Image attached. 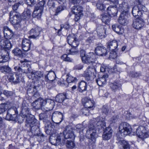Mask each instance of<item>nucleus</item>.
I'll return each mask as SVG.
<instances>
[{
    "mask_svg": "<svg viewBox=\"0 0 149 149\" xmlns=\"http://www.w3.org/2000/svg\"><path fill=\"white\" fill-rule=\"evenodd\" d=\"M105 125L104 119L102 118L97 117L91 120L86 132V137L93 142L95 141L97 137L96 130L105 127Z\"/></svg>",
    "mask_w": 149,
    "mask_h": 149,
    "instance_id": "f257e3e1",
    "label": "nucleus"
},
{
    "mask_svg": "<svg viewBox=\"0 0 149 149\" xmlns=\"http://www.w3.org/2000/svg\"><path fill=\"white\" fill-rule=\"evenodd\" d=\"M134 128L132 129L129 125L125 122L121 123L119 127V131L122 136L127 135L132 132L135 133L137 136L141 139H144L147 137L148 136L147 132H143L145 129L144 127L143 126H140L138 128L134 127Z\"/></svg>",
    "mask_w": 149,
    "mask_h": 149,
    "instance_id": "f03ea898",
    "label": "nucleus"
},
{
    "mask_svg": "<svg viewBox=\"0 0 149 149\" xmlns=\"http://www.w3.org/2000/svg\"><path fill=\"white\" fill-rule=\"evenodd\" d=\"M26 129L31 131L34 135H37L39 131V123L32 115H30L26 118L25 121Z\"/></svg>",
    "mask_w": 149,
    "mask_h": 149,
    "instance_id": "7ed1b4c3",
    "label": "nucleus"
},
{
    "mask_svg": "<svg viewBox=\"0 0 149 149\" xmlns=\"http://www.w3.org/2000/svg\"><path fill=\"white\" fill-rule=\"evenodd\" d=\"M45 3V1L44 0H42L38 3L35 7V10L32 14V16L33 17L38 19L40 18Z\"/></svg>",
    "mask_w": 149,
    "mask_h": 149,
    "instance_id": "20e7f679",
    "label": "nucleus"
},
{
    "mask_svg": "<svg viewBox=\"0 0 149 149\" xmlns=\"http://www.w3.org/2000/svg\"><path fill=\"white\" fill-rule=\"evenodd\" d=\"M14 68L17 73L19 75L22 73L27 74H31L32 71L31 65L27 63H25L21 67L15 66Z\"/></svg>",
    "mask_w": 149,
    "mask_h": 149,
    "instance_id": "39448f33",
    "label": "nucleus"
},
{
    "mask_svg": "<svg viewBox=\"0 0 149 149\" xmlns=\"http://www.w3.org/2000/svg\"><path fill=\"white\" fill-rule=\"evenodd\" d=\"M145 6L141 4L134 6L132 8V13L134 17H140L142 14L143 12L146 11Z\"/></svg>",
    "mask_w": 149,
    "mask_h": 149,
    "instance_id": "423d86ee",
    "label": "nucleus"
},
{
    "mask_svg": "<svg viewBox=\"0 0 149 149\" xmlns=\"http://www.w3.org/2000/svg\"><path fill=\"white\" fill-rule=\"evenodd\" d=\"M10 21L12 24L21 22L20 15L18 12L11 11L10 13Z\"/></svg>",
    "mask_w": 149,
    "mask_h": 149,
    "instance_id": "0eeeda50",
    "label": "nucleus"
},
{
    "mask_svg": "<svg viewBox=\"0 0 149 149\" xmlns=\"http://www.w3.org/2000/svg\"><path fill=\"white\" fill-rule=\"evenodd\" d=\"M96 74V71L95 67L93 65H91L88 67L84 72V74L89 79L91 77H95Z\"/></svg>",
    "mask_w": 149,
    "mask_h": 149,
    "instance_id": "6e6552de",
    "label": "nucleus"
},
{
    "mask_svg": "<svg viewBox=\"0 0 149 149\" xmlns=\"http://www.w3.org/2000/svg\"><path fill=\"white\" fill-rule=\"evenodd\" d=\"M129 16L128 13L123 12L120 14L118 19V22L121 25L124 26L126 25L129 21Z\"/></svg>",
    "mask_w": 149,
    "mask_h": 149,
    "instance_id": "1a4fd4ad",
    "label": "nucleus"
},
{
    "mask_svg": "<svg viewBox=\"0 0 149 149\" xmlns=\"http://www.w3.org/2000/svg\"><path fill=\"white\" fill-rule=\"evenodd\" d=\"M68 43L72 47H77L79 44V42L74 34H71L67 37Z\"/></svg>",
    "mask_w": 149,
    "mask_h": 149,
    "instance_id": "9d476101",
    "label": "nucleus"
},
{
    "mask_svg": "<svg viewBox=\"0 0 149 149\" xmlns=\"http://www.w3.org/2000/svg\"><path fill=\"white\" fill-rule=\"evenodd\" d=\"M2 52H0V63L5 62L8 60L9 56V50L5 48H2Z\"/></svg>",
    "mask_w": 149,
    "mask_h": 149,
    "instance_id": "9b49d317",
    "label": "nucleus"
},
{
    "mask_svg": "<svg viewBox=\"0 0 149 149\" xmlns=\"http://www.w3.org/2000/svg\"><path fill=\"white\" fill-rule=\"evenodd\" d=\"M33 45V44L29 39L26 38L23 39L22 46V49L24 51L27 52L29 50Z\"/></svg>",
    "mask_w": 149,
    "mask_h": 149,
    "instance_id": "f8f14e48",
    "label": "nucleus"
},
{
    "mask_svg": "<svg viewBox=\"0 0 149 149\" xmlns=\"http://www.w3.org/2000/svg\"><path fill=\"white\" fill-rule=\"evenodd\" d=\"M130 8V6L127 1H123L119 3L118 8L123 11V12L128 13Z\"/></svg>",
    "mask_w": 149,
    "mask_h": 149,
    "instance_id": "ddd939ff",
    "label": "nucleus"
},
{
    "mask_svg": "<svg viewBox=\"0 0 149 149\" xmlns=\"http://www.w3.org/2000/svg\"><path fill=\"white\" fill-rule=\"evenodd\" d=\"M144 25L143 20L140 18L135 19L133 22L132 26L133 27L136 29H140Z\"/></svg>",
    "mask_w": 149,
    "mask_h": 149,
    "instance_id": "4468645a",
    "label": "nucleus"
},
{
    "mask_svg": "<svg viewBox=\"0 0 149 149\" xmlns=\"http://www.w3.org/2000/svg\"><path fill=\"white\" fill-rule=\"evenodd\" d=\"M96 60V56L93 53H89L86 54V58L83 62L90 64L94 62Z\"/></svg>",
    "mask_w": 149,
    "mask_h": 149,
    "instance_id": "2eb2a0df",
    "label": "nucleus"
},
{
    "mask_svg": "<svg viewBox=\"0 0 149 149\" xmlns=\"http://www.w3.org/2000/svg\"><path fill=\"white\" fill-rule=\"evenodd\" d=\"M95 52L96 54L102 56H106L107 52L106 48L103 46H98L95 49Z\"/></svg>",
    "mask_w": 149,
    "mask_h": 149,
    "instance_id": "dca6fc26",
    "label": "nucleus"
},
{
    "mask_svg": "<svg viewBox=\"0 0 149 149\" xmlns=\"http://www.w3.org/2000/svg\"><path fill=\"white\" fill-rule=\"evenodd\" d=\"M19 74L16 73H10L8 74V80L11 82L14 83H18L19 82Z\"/></svg>",
    "mask_w": 149,
    "mask_h": 149,
    "instance_id": "f3484780",
    "label": "nucleus"
},
{
    "mask_svg": "<svg viewBox=\"0 0 149 149\" xmlns=\"http://www.w3.org/2000/svg\"><path fill=\"white\" fill-rule=\"evenodd\" d=\"M63 134L64 136L63 137H64L65 139L74 138V136L72 132V129L70 127H66L65 130L63 132Z\"/></svg>",
    "mask_w": 149,
    "mask_h": 149,
    "instance_id": "a211bd4d",
    "label": "nucleus"
},
{
    "mask_svg": "<svg viewBox=\"0 0 149 149\" xmlns=\"http://www.w3.org/2000/svg\"><path fill=\"white\" fill-rule=\"evenodd\" d=\"M3 32L4 36L5 38L4 39L8 40L10 42L8 39H10L13 35V33L12 31L8 27L5 26L3 28Z\"/></svg>",
    "mask_w": 149,
    "mask_h": 149,
    "instance_id": "6ab92c4d",
    "label": "nucleus"
},
{
    "mask_svg": "<svg viewBox=\"0 0 149 149\" xmlns=\"http://www.w3.org/2000/svg\"><path fill=\"white\" fill-rule=\"evenodd\" d=\"M41 31V29L38 27L32 28L29 31V34L31 35L29 37L33 38H36L39 36Z\"/></svg>",
    "mask_w": 149,
    "mask_h": 149,
    "instance_id": "aec40b11",
    "label": "nucleus"
},
{
    "mask_svg": "<svg viewBox=\"0 0 149 149\" xmlns=\"http://www.w3.org/2000/svg\"><path fill=\"white\" fill-rule=\"evenodd\" d=\"M63 116L62 113L59 111H55L53 113L52 118V120H57L59 122H56V123H60L63 120Z\"/></svg>",
    "mask_w": 149,
    "mask_h": 149,
    "instance_id": "412c9836",
    "label": "nucleus"
},
{
    "mask_svg": "<svg viewBox=\"0 0 149 149\" xmlns=\"http://www.w3.org/2000/svg\"><path fill=\"white\" fill-rule=\"evenodd\" d=\"M82 101L85 108H90L93 107L94 105L93 101L88 98L86 97L83 99Z\"/></svg>",
    "mask_w": 149,
    "mask_h": 149,
    "instance_id": "4be33fe9",
    "label": "nucleus"
},
{
    "mask_svg": "<svg viewBox=\"0 0 149 149\" xmlns=\"http://www.w3.org/2000/svg\"><path fill=\"white\" fill-rule=\"evenodd\" d=\"M96 29L97 35L100 38L102 39L105 37L106 30L104 26H98Z\"/></svg>",
    "mask_w": 149,
    "mask_h": 149,
    "instance_id": "5701e85b",
    "label": "nucleus"
},
{
    "mask_svg": "<svg viewBox=\"0 0 149 149\" xmlns=\"http://www.w3.org/2000/svg\"><path fill=\"white\" fill-rule=\"evenodd\" d=\"M112 130L110 127L106 128L102 136L103 139L104 140H108L110 139L112 136Z\"/></svg>",
    "mask_w": 149,
    "mask_h": 149,
    "instance_id": "b1692460",
    "label": "nucleus"
},
{
    "mask_svg": "<svg viewBox=\"0 0 149 149\" xmlns=\"http://www.w3.org/2000/svg\"><path fill=\"white\" fill-rule=\"evenodd\" d=\"M21 109V114H22L23 117L27 118L30 116L29 109L27 106L25 105V104H22Z\"/></svg>",
    "mask_w": 149,
    "mask_h": 149,
    "instance_id": "393cba45",
    "label": "nucleus"
},
{
    "mask_svg": "<svg viewBox=\"0 0 149 149\" xmlns=\"http://www.w3.org/2000/svg\"><path fill=\"white\" fill-rule=\"evenodd\" d=\"M108 77L107 74H105L102 77L96 79V81L98 85L100 86H102L104 85L106 83V79Z\"/></svg>",
    "mask_w": 149,
    "mask_h": 149,
    "instance_id": "a878e982",
    "label": "nucleus"
},
{
    "mask_svg": "<svg viewBox=\"0 0 149 149\" xmlns=\"http://www.w3.org/2000/svg\"><path fill=\"white\" fill-rule=\"evenodd\" d=\"M43 73L42 72L40 71H34L31 72V74L27 75L29 79H34V77L35 78L38 77L40 78L43 77Z\"/></svg>",
    "mask_w": 149,
    "mask_h": 149,
    "instance_id": "bb28decb",
    "label": "nucleus"
},
{
    "mask_svg": "<svg viewBox=\"0 0 149 149\" xmlns=\"http://www.w3.org/2000/svg\"><path fill=\"white\" fill-rule=\"evenodd\" d=\"M31 15V10L28 9H25L22 13V19L25 21L28 20L30 18Z\"/></svg>",
    "mask_w": 149,
    "mask_h": 149,
    "instance_id": "cd10ccee",
    "label": "nucleus"
},
{
    "mask_svg": "<svg viewBox=\"0 0 149 149\" xmlns=\"http://www.w3.org/2000/svg\"><path fill=\"white\" fill-rule=\"evenodd\" d=\"M83 8L80 6H74L72 9V12L74 14L83 15Z\"/></svg>",
    "mask_w": 149,
    "mask_h": 149,
    "instance_id": "c85d7f7f",
    "label": "nucleus"
},
{
    "mask_svg": "<svg viewBox=\"0 0 149 149\" xmlns=\"http://www.w3.org/2000/svg\"><path fill=\"white\" fill-rule=\"evenodd\" d=\"M108 13L110 15L116 16L118 12L117 6L116 5L110 6L107 8Z\"/></svg>",
    "mask_w": 149,
    "mask_h": 149,
    "instance_id": "c756f323",
    "label": "nucleus"
},
{
    "mask_svg": "<svg viewBox=\"0 0 149 149\" xmlns=\"http://www.w3.org/2000/svg\"><path fill=\"white\" fill-rule=\"evenodd\" d=\"M117 46V42L116 40H113L107 43V48L111 50H116Z\"/></svg>",
    "mask_w": 149,
    "mask_h": 149,
    "instance_id": "7c9ffc66",
    "label": "nucleus"
},
{
    "mask_svg": "<svg viewBox=\"0 0 149 149\" xmlns=\"http://www.w3.org/2000/svg\"><path fill=\"white\" fill-rule=\"evenodd\" d=\"M55 74L54 72L50 71L47 75H45V81H53L55 79Z\"/></svg>",
    "mask_w": 149,
    "mask_h": 149,
    "instance_id": "2f4dec72",
    "label": "nucleus"
},
{
    "mask_svg": "<svg viewBox=\"0 0 149 149\" xmlns=\"http://www.w3.org/2000/svg\"><path fill=\"white\" fill-rule=\"evenodd\" d=\"M113 31L119 34H122L124 32L123 29L118 24H114L112 26Z\"/></svg>",
    "mask_w": 149,
    "mask_h": 149,
    "instance_id": "473e14b6",
    "label": "nucleus"
},
{
    "mask_svg": "<svg viewBox=\"0 0 149 149\" xmlns=\"http://www.w3.org/2000/svg\"><path fill=\"white\" fill-rule=\"evenodd\" d=\"M66 98V95L65 93H59L56 96L55 100L56 102L61 103Z\"/></svg>",
    "mask_w": 149,
    "mask_h": 149,
    "instance_id": "72a5a7b5",
    "label": "nucleus"
},
{
    "mask_svg": "<svg viewBox=\"0 0 149 149\" xmlns=\"http://www.w3.org/2000/svg\"><path fill=\"white\" fill-rule=\"evenodd\" d=\"M63 135L62 134H60V135L58 136L56 139H50V141L51 143L54 145H59L61 142V138L63 137Z\"/></svg>",
    "mask_w": 149,
    "mask_h": 149,
    "instance_id": "f704fd0d",
    "label": "nucleus"
},
{
    "mask_svg": "<svg viewBox=\"0 0 149 149\" xmlns=\"http://www.w3.org/2000/svg\"><path fill=\"white\" fill-rule=\"evenodd\" d=\"M40 104L41 105V107L42 108V107L45 106V105L47 104V105L48 106L49 104H54V101L50 99H47L45 100H44L40 98Z\"/></svg>",
    "mask_w": 149,
    "mask_h": 149,
    "instance_id": "c9c22d12",
    "label": "nucleus"
},
{
    "mask_svg": "<svg viewBox=\"0 0 149 149\" xmlns=\"http://www.w3.org/2000/svg\"><path fill=\"white\" fill-rule=\"evenodd\" d=\"M87 86L86 83L84 81H81L79 84L78 88L79 91L82 92L86 90Z\"/></svg>",
    "mask_w": 149,
    "mask_h": 149,
    "instance_id": "e433bc0d",
    "label": "nucleus"
},
{
    "mask_svg": "<svg viewBox=\"0 0 149 149\" xmlns=\"http://www.w3.org/2000/svg\"><path fill=\"white\" fill-rule=\"evenodd\" d=\"M118 143L122 146L121 149H130V146L128 142L124 140H119Z\"/></svg>",
    "mask_w": 149,
    "mask_h": 149,
    "instance_id": "4c0bfd02",
    "label": "nucleus"
},
{
    "mask_svg": "<svg viewBox=\"0 0 149 149\" xmlns=\"http://www.w3.org/2000/svg\"><path fill=\"white\" fill-rule=\"evenodd\" d=\"M12 52L15 56L19 57H22L23 56L22 50L19 48H16L14 49L13 50Z\"/></svg>",
    "mask_w": 149,
    "mask_h": 149,
    "instance_id": "58836bf2",
    "label": "nucleus"
},
{
    "mask_svg": "<svg viewBox=\"0 0 149 149\" xmlns=\"http://www.w3.org/2000/svg\"><path fill=\"white\" fill-rule=\"evenodd\" d=\"M101 19L102 22L105 24H107L110 21L109 16L106 13L102 15Z\"/></svg>",
    "mask_w": 149,
    "mask_h": 149,
    "instance_id": "ea45409f",
    "label": "nucleus"
},
{
    "mask_svg": "<svg viewBox=\"0 0 149 149\" xmlns=\"http://www.w3.org/2000/svg\"><path fill=\"white\" fill-rule=\"evenodd\" d=\"M121 86V84H119L118 82H115L113 83H111L110 84V87L113 90L120 88Z\"/></svg>",
    "mask_w": 149,
    "mask_h": 149,
    "instance_id": "a19ab883",
    "label": "nucleus"
},
{
    "mask_svg": "<svg viewBox=\"0 0 149 149\" xmlns=\"http://www.w3.org/2000/svg\"><path fill=\"white\" fill-rule=\"evenodd\" d=\"M72 48L67 51V53L69 54L72 55H75L78 53V50L77 47H72Z\"/></svg>",
    "mask_w": 149,
    "mask_h": 149,
    "instance_id": "79ce46f5",
    "label": "nucleus"
},
{
    "mask_svg": "<svg viewBox=\"0 0 149 149\" xmlns=\"http://www.w3.org/2000/svg\"><path fill=\"white\" fill-rule=\"evenodd\" d=\"M32 105L35 109H39L41 107L40 104V98H38L37 100L33 102Z\"/></svg>",
    "mask_w": 149,
    "mask_h": 149,
    "instance_id": "37998d69",
    "label": "nucleus"
},
{
    "mask_svg": "<svg viewBox=\"0 0 149 149\" xmlns=\"http://www.w3.org/2000/svg\"><path fill=\"white\" fill-rule=\"evenodd\" d=\"M66 76L67 77L66 80L68 83H75L77 82V79L76 77H73L69 75H67Z\"/></svg>",
    "mask_w": 149,
    "mask_h": 149,
    "instance_id": "c03bdc74",
    "label": "nucleus"
},
{
    "mask_svg": "<svg viewBox=\"0 0 149 149\" xmlns=\"http://www.w3.org/2000/svg\"><path fill=\"white\" fill-rule=\"evenodd\" d=\"M8 107V105L7 104H0V114L3 113Z\"/></svg>",
    "mask_w": 149,
    "mask_h": 149,
    "instance_id": "a18cd8bd",
    "label": "nucleus"
},
{
    "mask_svg": "<svg viewBox=\"0 0 149 149\" xmlns=\"http://www.w3.org/2000/svg\"><path fill=\"white\" fill-rule=\"evenodd\" d=\"M54 104H49V105L42 107L41 108L42 110L44 112L47 111L52 110L53 108Z\"/></svg>",
    "mask_w": 149,
    "mask_h": 149,
    "instance_id": "49530a36",
    "label": "nucleus"
},
{
    "mask_svg": "<svg viewBox=\"0 0 149 149\" xmlns=\"http://www.w3.org/2000/svg\"><path fill=\"white\" fill-rule=\"evenodd\" d=\"M0 71L3 73H8L11 71V69L8 66L4 65L1 67Z\"/></svg>",
    "mask_w": 149,
    "mask_h": 149,
    "instance_id": "de8ad7c7",
    "label": "nucleus"
},
{
    "mask_svg": "<svg viewBox=\"0 0 149 149\" xmlns=\"http://www.w3.org/2000/svg\"><path fill=\"white\" fill-rule=\"evenodd\" d=\"M56 1L53 0H49L47 3L48 6L50 9H53L55 6L56 2Z\"/></svg>",
    "mask_w": 149,
    "mask_h": 149,
    "instance_id": "09e8293b",
    "label": "nucleus"
},
{
    "mask_svg": "<svg viewBox=\"0 0 149 149\" xmlns=\"http://www.w3.org/2000/svg\"><path fill=\"white\" fill-rule=\"evenodd\" d=\"M17 114H12L10 115L9 114H6V119L8 120H15L17 118Z\"/></svg>",
    "mask_w": 149,
    "mask_h": 149,
    "instance_id": "8fccbe9b",
    "label": "nucleus"
},
{
    "mask_svg": "<svg viewBox=\"0 0 149 149\" xmlns=\"http://www.w3.org/2000/svg\"><path fill=\"white\" fill-rule=\"evenodd\" d=\"M26 4L29 6H32L38 2L37 0H24Z\"/></svg>",
    "mask_w": 149,
    "mask_h": 149,
    "instance_id": "3c124183",
    "label": "nucleus"
},
{
    "mask_svg": "<svg viewBox=\"0 0 149 149\" xmlns=\"http://www.w3.org/2000/svg\"><path fill=\"white\" fill-rule=\"evenodd\" d=\"M6 114L11 115L12 114H17V111L16 108H11L8 110Z\"/></svg>",
    "mask_w": 149,
    "mask_h": 149,
    "instance_id": "603ef678",
    "label": "nucleus"
},
{
    "mask_svg": "<svg viewBox=\"0 0 149 149\" xmlns=\"http://www.w3.org/2000/svg\"><path fill=\"white\" fill-rule=\"evenodd\" d=\"M116 50H111L110 53L109 58L110 59H114L117 56Z\"/></svg>",
    "mask_w": 149,
    "mask_h": 149,
    "instance_id": "864d4df0",
    "label": "nucleus"
},
{
    "mask_svg": "<svg viewBox=\"0 0 149 149\" xmlns=\"http://www.w3.org/2000/svg\"><path fill=\"white\" fill-rule=\"evenodd\" d=\"M74 143L73 141L68 140L67 141L66 146L68 148L72 149L74 147Z\"/></svg>",
    "mask_w": 149,
    "mask_h": 149,
    "instance_id": "5fc2aeb1",
    "label": "nucleus"
},
{
    "mask_svg": "<svg viewBox=\"0 0 149 149\" xmlns=\"http://www.w3.org/2000/svg\"><path fill=\"white\" fill-rule=\"evenodd\" d=\"M96 6L97 8L100 10H104L105 8L102 3L99 2L97 4Z\"/></svg>",
    "mask_w": 149,
    "mask_h": 149,
    "instance_id": "6e6d98bb",
    "label": "nucleus"
},
{
    "mask_svg": "<svg viewBox=\"0 0 149 149\" xmlns=\"http://www.w3.org/2000/svg\"><path fill=\"white\" fill-rule=\"evenodd\" d=\"M80 55L82 62L84 61L86 58V55L85 51L84 50H81L80 51Z\"/></svg>",
    "mask_w": 149,
    "mask_h": 149,
    "instance_id": "4d7b16f0",
    "label": "nucleus"
},
{
    "mask_svg": "<svg viewBox=\"0 0 149 149\" xmlns=\"http://www.w3.org/2000/svg\"><path fill=\"white\" fill-rule=\"evenodd\" d=\"M14 28L17 30H19L21 29V22H17L16 24H13Z\"/></svg>",
    "mask_w": 149,
    "mask_h": 149,
    "instance_id": "13d9d810",
    "label": "nucleus"
},
{
    "mask_svg": "<svg viewBox=\"0 0 149 149\" xmlns=\"http://www.w3.org/2000/svg\"><path fill=\"white\" fill-rule=\"evenodd\" d=\"M117 116H113L110 119V124H113L116 123L118 120Z\"/></svg>",
    "mask_w": 149,
    "mask_h": 149,
    "instance_id": "bf43d9fd",
    "label": "nucleus"
},
{
    "mask_svg": "<svg viewBox=\"0 0 149 149\" xmlns=\"http://www.w3.org/2000/svg\"><path fill=\"white\" fill-rule=\"evenodd\" d=\"M75 128L77 131L79 132L83 130V125L81 124H78L77 125L75 126Z\"/></svg>",
    "mask_w": 149,
    "mask_h": 149,
    "instance_id": "052dcab7",
    "label": "nucleus"
},
{
    "mask_svg": "<svg viewBox=\"0 0 149 149\" xmlns=\"http://www.w3.org/2000/svg\"><path fill=\"white\" fill-rule=\"evenodd\" d=\"M102 110L103 113L107 114L109 111L108 106L105 105L104 106L102 107Z\"/></svg>",
    "mask_w": 149,
    "mask_h": 149,
    "instance_id": "680f3d73",
    "label": "nucleus"
},
{
    "mask_svg": "<svg viewBox=\"0 0 149 149\" xmlns=\"http://www.w3.org/2000/svg\"><path fill=\"white\" fill-rule=\"evenodd\" d=\"M62 58L63 60L69 62L72 61V59L68 57L67 55L66 54L63 55L62 56Z\"/></svg>",
    "mask_w": 149,
    "mask_h": 149,
    "instance_id": "e2e57ef3",
    "label": "nucleus"
},
{
    "mask_svg": "<svg viewBox=\"0 0 149 149\" xmlns=\"http://www.w3.org/2000/svg\"><path fill=\"white\" fill-rule=\"evenodd\" d=\"M47 116L45 113H41L39 114V119L40 120L45 119L47 118Z\"/></svg>",
    "mask_w": 149,
    "mask_h": 149,
    "instance_id": "0e129e2a",
    "label": "nucleus"
},
{
    "mask_svg": "<svg viewBox=\"0 0 149 149\" xmlns=\"http://www.w3.org/2000/svg\"><path fill=\"white\" fill-rule=\"evenodd\" d=\"M3 94L7 97H8L13 94V92L12 91L6 90H4L3 92Z\"/></svg>",
    "mask_w": 149,
    "mask_h": 149,
    "instance_id": "69168bd1",
    "label": "nucleus"
},
{
    "mask_svg": "<svg viewBox=\"0 0 149 149\" xmlns=\"http://www.w3.org/2000/svg\"><path fill=\"white\" fill-rule=\"evenodd\" d=\"M20 4V3L18 2L15 3L13 5V6L12 8L13 11L15 12V11H16L17 10Z\"/></svg>",
    "mask_w": 149,
    "mask_h": 149,
    "instance_id": "338daca9",
    "label": "nucleus"
},
{
    "mask_svg": "<svg viewBox=\"0 0 149 149\" xmlns=\"http://www.w3.org/2000/svg\"><path fill=\"white\" fill-rule=\"evenodd\" d=\"M130 2L132 4H137L138 5L139 4H141L139 0H130Z\"/></svg>",
    "mask_w": 149,
    "mask_h": 149,
    "instance_id": "774afa93",
    "label": "nucleus"
}]
</instances>
